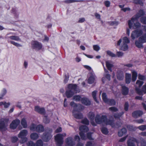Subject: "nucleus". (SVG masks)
I'll return each instance as SVG.
<instances>
[{"label": "nucleus", "mask_w": 146, "mask_h": 146, "mask_svg": "<svg viewBox=\"0 0 146 146\" xmlns=\"http://www.w3.org/2000/svg\"><path fill=\"white\" fill-rule=\"evenodd\" d=\"M126 127L128 130L130 131H134L137 128L136 127H134L133 125H127Z\"/></svg>", "instance_id": "nucleus-31"}, {"label": "nucleus", "mask_w": 146, "mask_h": 146, "mask_svg": "<svg viewBox=\"0 0 146 146\" xmlns=\"http://www.w3.org/2000/svg\"><path fill=\"white\" fill-rule=\"evenodd\" d=\"M124 75L123 73L122 72H118L117 74V78L118 80H123L124 78Z\"/></svg>", "instance_id": "nucleus-24"}, {"label": "nucleus", "mask_w": 146, "mask_h": 146, "mask_svg": "<svg viewBox=\"0 0 146 146\" xmlns=\"http://www.w3.org/2000/svg\"><path fill=\"white\" fill-rule=\"evenodd\" d=\"M130 42L129 38L126 36L124 37L123 38V44H127Z\"/></svg>", "instance_id": "nucleus-47"}, {"label": "nucleus", "mask_w": 146, "mask_h": 146, "mask_svg": "<svg viewBox=\"0 0 146 146\" xmlns=\"http://www.w3.org/2000/svg\"><path fill=\"white\" fill-rule=\"evenodd\" d=\"M43 142L42 140L40 139L37 140L35 143V146H43Z\"/></svg>", "instance_id": "nucleus-37"}, {"label": "nucleus", "mask_w": 146, "mask_h": 146, "mask_svg": "<svg viewBox=\"0 0 146 146\" xmlns=\"http://www.w3.org/2000/svg\"><path fill=\"white\" fill-rule=\"evenodd\" d=\"M143 42L141 40H139L138 38V40H136L135 41V44L136 46L138 48H141L143 47Z\"/></svg>", "instance_id": "nucleus-22"}, {"label": "nucleus", "mask_w": 146, "mask_h": 146, "mask_svg": "<svg viewBox=\"0 0 146 146\" xmlns=\"http://www.w3.org/2000/svg\"><path fill=\"white\" fill-rule=\"evenodd\" d=\"M127 146H135L134 142L131 140H128L127 141Z\"/></svg>", "instance_id": "nucleus-46"}, {"label": "nucleus", "mask_w": 146, "mask_h": 146, "mask_svg": "<svg viewBox=\"0 0 146 146\" xmlns=\"http://www.w3.org/2000/svg\"><path fill=\"white\" fill-rule=\"evenodd\" d=\"M140 21L142 24L146 25V16L141 17L140 19Z\"/></svg>", "instance_id": "nucleus-45"}, {"label": "nucleus", "mask_w": 146, "mask_h": 146, "mask_svg": "<svg viewBox=\"0 0 146 146\" xmlns=\"http://www.w3.org/2000/svg\"><path fill=\"white\" fill-rule=\"evenodd\" d=\"M109 110L112 112H116L118 111V109L115 107H112L109 108Z\"/></svg>", "instance_id": "nucleus-51"}, {"label": "nucleus", "mask_w": 146, "mask_h": 146, "mask_svg": "<svg viewBox=\"0 0 146 146\" xmlns=\"http://www.w3.org/2000/svg\"><path fill=\"white\" fill-rule=\"evenodd\" d=\"M94 49L96 51H98L100 49L99 46L97 45H94L93 46Z\"/></svg>", "instance_id": "nucleus-60"}, {"label": "nucleus", "mask_w": 146, "mask_h": 146, "mask_svg": "<svg viewBox=\"0 0 146 146\" xmlns=\"http://www.w3.org/2000/svg\"><path fill=\"white\" fill-rule=\"evenodd\" d=\"M56 146H62L63 143V137L62 134H58L54 137Z\"/></svg>", "instance_id": "nucleus-5"}, {"label": "nucleus", "mask_w": 146, "mask_h": 146, "mask_svg": "<svg viewBox=\"0 0 146 146\" xmlns=\"http://www.w3.org/2000/svg\"><path fill=\"white\" fill-rule=\"evenodd\" d=\"M27 146H35V143L32 141H29L27 143Z\"/></svg>", "instance_id": "nucleus-58"}, {"label": "nucleus", "mask_w": 146, "mask_h": 146, "mask_svg": "<svg viewBox=\"0 0 146 146\" xmlns=\"http://www.w3.org/2000/svg\"><path fill=\"white\" fill-rule=\"evenodd\" d=\"M123 53L121 52H117L116 53V57H119L123 56Z\"/></svg>", "instance_id": "nucleus-59"}, {"label": "nucleus", "mask_w": 146, "mask_h": 146, "mask_svg": "<svg viewBox=\"0 0 146 146\" xmlns=\"http://www.w3.org/2000/svg\"><path fill=\"white\" fill-rule=\"evenodd\" d=\"M8 43H10L11 44H12L14 45L17 46V47H19V46H21L22 45H21V44H19V43H18L17 42H16L13 41H11L9 40V39H8Z\"/></svg>", "instance_id": "nucleus-41"}, {"label": "nucleus", "mask_w": 146, "mask_h": 146, "mask_svg": "<svg viewBox=\"0 0 146 146\" xmlns=\"http://www.w3.org/2000/svg\"><path fill=\"white\" fill-rule=\"evenodd\" d=\"M95 78L93 75H92L89 78L88 80V82L89 84H91L94 83Z\"/></svg>", "instance_id": "nucleus-25"}, {"label": "nucleus", "mask_w": 146, "mask_h": 146, "mask_svg": "<svg viewBox=\"0 0 146 146\" xmlns=\"http://www.w3.org/2000/svg\"><path fill=\"white\" fill-rule=\"evenodd\" d=\"M69 78V76L68 74L67 75H65L64 76V82L65 84L68 81Z\"/></svg>", "instance_id": "nucleus-57"}, {"label": "nucleus", "mask_w": 146, "mask_h": 146, "mask_svg": "<svg viewBox=\"0 0 146 146\" xmlns=\"http://www.w3.org/2000/svg\"><path fill=\"white\" fill-rule=\"evenodd\" d=\"M81 97L80 95H75L73 96V99L76 101H81Z\"/></svg>", "instance_id": "nucleus-40"}, {"label": "nucleus", "mask_w": 146, "mask_h": 146, "mask_svg": "<svg viewBox=\"0 0 146 146\" xmlns=\"http://www.w3.org/2000/svg\"><path fill=\"white\" fill-rule=\"evenodd\" d=\"M31 138L33 140H36L39 137V135L35 133H33L30 135Z\"/></svg>", "instance_id": "nucleus-23"}, {"label": "nucleus", "mask_w": 146, "mask_h": 146, "mask_svg": "<svg viewBox=\"0 0 146 146\" xmlns=\"http://www.w3.org/2000/svg\"><path fill=\"white\" fill-rule=\"evenodd\" d=\"M97 92V91L96 90L94 91L92 93V97L94 99V101L97 103H98V102L97 101V98H96V94Z\"/></svg>", "instance_id": "nucleus-39"}, {"label": "nucleus", "mask_w": 146, "mask_h": 146, "mask_svg": "<svg viewBox=\"0 0 146 146\" xmlns=\"http://www.w3.org/2000/svg\"><path fill=\"white\" fill-rule=\"evenodd\" d=\"M21 124L24 128H26L27 127V124L26 121L24 118H23L21 121Z\"/></svg>", "instance_id": "nucleus-30"}, {"label": "nucleus", "mask_w": 146, "mask_h": 146, "mask_svg": "<svg viewBox=\"0 0 146 146\" xmlns=\"http://www.w3.org/2000/svg\"><path fill=\"white\" fill-rule=\"evenodd\" d=\"M28 134V132L27 130L23 129L18 134V137L21 139V143H24L27 141L28 139L26 137Z\"/></svg>", "instance_id": "nucleus-3"}, {"label": "nucleus", "mask_w": 146, "mask_h": 146, "mask_svg": "<svg viewBox=\"0 0 146 146\" xmlns=\"http://www.w3.org/2000/svg\"><path fill=\"white\" fill-rule=\"evenodd\" d=\"M107 54L110 56L112 57H115L116 56V55L109 50H108L107 51Z\"/></svg>", "instance_id": "nucleus-49"}, {"label": "nucleus", "mask_w": 146, "mask_h": 146, "mask_svg": "<svg viewBox=\"0 0 146 146\" xmlns=\"http://www.w3.org/2000/svg\"><path fill=\"white\" fill-rule=\"evenodd\" d=\"M8 39L14 40L16 41H19L20 40V38L18 36H11L8 38Z\"/></svg>", "instance_id": "nucleus-33"}, {"label": "nucleus", "mask_w": 146, "mask_h": 146, "mask_svg": "<svg viewBox=\"0 0 146 146\" xmlns=\"http://www.w3.org/2000/svg\"><path fill=\"white\" fill-rule=\"evenodd\" d=\"M31 45L33 49L37 50H41L42 47V43L36 40H33L31 42Z\"/></svg>", "instance_id": "nucleus-6"}, {"label": "nucleus", "mask_w": 146, "mask_h": 146, "mask_svg": "<svg viewBox=\"0 0 146 146\" xmlns=\"http://www.w3.org/2000/svg\"><path fill=\"white\" fill-rule=\"evenodd\" d=\"M85 132L80 131L79 133L81 138L83 140H85L87 139L86 136L85 135Z\"/></svg>", "instance_id": "nucleus-35"}, {"label": "nucleus", "mask_w": 146, "mask_h": 146, "mask_svg": "<svg viewBox=\"0 0 146 146\" xmlns=\"http://www.w3.org/2000/svg\"><path fill=\"white\" fill-rule=\"evenodd\" d=\"M104 4L106 7H108L110 6V3L109 1H106L104 2Z\"/></svg>", "instance_id": "nucleus-62"}, {"label": "nucleus", "mask_w": 146, "mask_h": 146, "mask_svg": "<svg viewBox=\"0 0 146 146\" xmlns=\"http://www.w3.org/2000/svg\"><path fill=\"white\" fill-rule=\"evenodd\" d=\"M18 138L16 136L13 137L11 139V141L13 143H16L18 141Z\"/></svg>", "instance_id": "nucleus-56"}, {"label": "nucleus", "mask_w": 146, "mask_h": 146, "mask_svg": "<svg viewBox=\"0 0 146 146\" xmlns=\"http://www.w3.org/2000/svg\"><path fill=\"white\" fill-rule=\"evenodd\" d=\"M138 78L139 80H144L146 78L145 76L141 75L140 74H138Z\"/></svg>", "instance_id": "nucleus-54"}, {"label": "nucleus", "mask_w": 146, "mask_h": 146, "mask_svg": "<svg viewBox=\"0 0 146 146\" xmlns=\"http://www.w3.org/2000/svg\"><path fill=\"white\" fill-rule=\"evenodd\" d=\"M141 30H136L133 31L131 34V37L132 39L134 40L136 37L138 38L143 34Z\"/></svg>", "instance_id": "nucleus-7"}, {"label": "nucleus", "mask_w": 146, "mask_h": 146, "mask_svg": "<svg viewBox=\"0 0 146 146\" xmlns=\"http://www.w3.org/2000/svg\"><path fill=\"white\" fill-rule=\"evenodd\" d=\"M132 18H131V20H129L128 21V24L129 27V29H131L133 25V23L134 21L136 20H137V19H133L132 20Z\"/></svg>", "instance_id": "nucleus-32"}, {"label": "nucleus", "mask_w": 146, "mask_h": 146, "mask_svg": "<svg viewBox=\"0 0 146 146\" xmlns=\"http://www.w3.org/2000/svg\"><path fill=\"white\" fill-rule=\"evenodd\" d=\"M129 105V102H126L124 105V110L125 111H127L128 110Z\"/></svg>", "instance_id": "nucleus-42"}, {"label": "nucleus", "mask_w": 146, "mask_h": 146, "mask_svg": "<svg viewBox=\"0 0 146 146\" xmlns=\"http://www.w3.org/2000/svg\"><path fill=\"white\" fill-rule=\"evenodd\" d=\"M127 132V130L125 128H123L119 130L118 133L119 136L121 137Z\"/></svg>", "instance_id": "nucleus-19"}, {"label": "nucleus", "mask_w": 146, "mask_h": 146, "mask_svg": "<svg viewBox=\"0 0 146 146\" xmlns=\"http://www.w3.org/2000/svg\"><path fill=\"white\" fill-rule=\"evenodd\" d=\"M106 66L108 70L110 71H111V68L113 66V65L111 64H110V63L108 61H106Z\"/></svg>", "instance_id": "nucleus-34"}, {"label": "nucleus", "mask_w": 146, "mask_h": 146, "mask_svg": "<svg viewBox=\"0 0 146 146\" xmlns=\"http://www.w3.org/2000/svg\"><path fill=\"white\" fill-rule=\"evenodd\" d=\"M50 119L47 116H44L43 118V122L45 124H48L49 123Z\"/></svg>", "instance_id": "nucleus-36"}, {"label": "nucleus", "mask_w": 146, "mask_h": 146, "mask_svg": "<svg viewBox=\"0 0 146 146\" xmlns=\"http://www.w3.org/2000/svg\"><path fill=\"white\" fill-rule=\"evenodd\" d=\"M145 14V12L142 9H140L138 12L132 17V20L137 19V20L139 17L143 16Z\"/></svg>", "instance_id": "nucleus-13"}, {"label": "nucleus", "mask_w": 146, "mask_h": 146, "mask_svg": "<svg viewBox=\"0 0 146 146\" xmlns=\"http://www.w3.org/2000/svg\"><path fill=\"white\" fill-rule=\"evenodd\" d=\"M82 103L86 106H89L91 104V102L87 98H83L81 99Z\"/></svg>", "instance_id": "nucleus-16"}, {"label": "nucleus", "mask_w": 146, "mask_h": 146, "mask_svg": "<svg viewBox=\"0 0 146 146\" xmlns=\"http://www.w3.org/2000/svg\"><path fill=\"white\" fill-rule=\"evenodd\" d=\"M139 40H141L143 43L146 42V33L143 35L139 37Z\"/></svg>", "instance_id": "nucleus-29"}, {"label": "nucleus", "mask_w": 146, "mask_h": 146, "mask_svg": "<svg viewBox=\"0 0 146 146\" xmlns=\"http://www.w3.org/2000/svg\"><path fill=\"white\" fill-rule=\"evenodd\" d=\"M131 75L130 74L126 73L125 74V82L126 84H129L131 80Z\"/></svg>", "instance_id": "nucleus-18"}, {"label": "nucleus", "mask_w": 146, "mask_h": 146, "mask_svg": "<svg viewBox=\"0 0 146 146\" xmlns=\"http://www.w3.org/2000/svg\"><path fill=\"white\" fill-rule=\"evenodd\" d=\"M143 84V82L139 80H137L136 82V84L138 85L139 88H140Z\"/></svg>", "instance_id": "nucleus-53"}, {"label": "nucleus", "mask_w": 146, "mask_h": 146, "mask_svg": "<svg viewBox=\"0 0 146 146\" xmlns=\"http://www.w3.org/2000/svg\"><path fill=\"white\" fill-rule=\"evenodd\" d=\"M73 115L74 117L77 119H80L83 117V115L81 113H74Z\"/></svg>", "instance_id": "nucleus-26"}, {"label": "nucleus", "mask_w": 146, "mask_h": 146, "mask_svg": "<svg viewBox=\"0 0 146 146\" xmlns=\"http://www.w3.org/2000/svg\"><path fill=\"white\" fill-rule=\"evenodd\" d=\"M102 96L103 100L105 103L110 106H114L116 104V102L114 99H108L107 98L106 93L103 92L102 93Z\"/></svg>", "instance_id": "nucleus-4"}, {"label": "nucleus", "mask_w": 146, "mask_h": 146, "mask_svg": "<svg viewBox=\"0 0 146 146\" xmlns=\"http://www.w3.org/2000/svg\"><path fill=\"white\" fill-rule=\"evenodd\" d=\"M79 129L80 131L87 132L88 131L89 129L88 127L86 126L83 125L79 127Z\"/></svg>", "instance_id": "nucleus-21"}, {"label": "nucleus", "mask_w": 146, "mask_h": 146, "mask_svg": "<svg viewBox=\"0 0 146 146\" xmlns=\"http://www.w3.org/2000/svg\"><path fill=\"white\" fill-rule=\"evenodd\" d=\"M81 123L83 124L88 125L89 124V122L88 119L86 118L82 119V121Z\"/></svg>", "instance_id": "nucleus-44"}, {"label": "nucleus", "mask_w": 146, "mask_h": 146, "mask_svg": "<svg viewBox=\"0 0 146 146\" xmlns=\"http://www.w3.org/2000/svg\"><path fill=\"white\" fill-rule=\"evenodd\" d=\"M88 117L91 121H94L95 117V114L93 112H90L88 114Z\"/></svg>", "instance_id": "nucleus-20"}, {"label": "nucleus", "mask_w": 146, "mask_h": 146, "mask_svg": "<svg viewBox=\"0 0 146 146\" xmlns=\"http://www.w3.org/2000/svg\"><path fill=\"white\" fill-rule=\"evenodd\" d=\"M137 128L142 131H143L146 129V125H142L137 127Z\"/></svg>", "instance_id": "nucleus-48"}, {"label": "nucleus", "mask_w": 146, "mask_h": 146, "mask_svg": "<svg viewBox=\"0 0 146 146\" xmlns=\"http://www.w3.org/2000/svg\"><path fill=\"white\" fill-rule=\"evenodd\" d=\"M65 141L66 144L69 146H73L75 145L72 137H67Z\"/></svg>", "instance_id": "nucleus-14"}, {"label": "nucleus", "mask_w": 146, "mask_h": 146, "mask_svg": "<svg viewBox=\"0 0 146 146\" xmlns=\"http://www.w3.org/2000/svg\"><path fill=\"white\" fill-rule=\"evenodd\" d=\"M129 88L125 86H121V93L123 95L126 96L128 94L129 92Z\"/></svg>", "instance_id": "nucleus-15"}, {"label": "nucleus", "mask_w": 146, "mask_h": 146, "mask_svg": "<svg viewBox=\"0 0 146 146\" xmlns=\"http://www.w3.org/2000/svg\"><path fill=\"white\" fill-rule=\"evenodd\" d=\"M110 25L111 26L113 25H117L119 24V22L117 21H112L109 22Z\"/></svg>", "instance_id": "nucleus-52"}, {"label": "nucleus", "mask_w": 146, "mask_h": 146, "mask_svg": "<svg viewBox=\"0 0 146 146\" xmlns=\"http://www.w3.org/2000/svg\"><path fill=\"white\" fill-rule=\"evenodd\" d=\"M121 49L123 51H127L128 48V46L127 44H124L121 46Z\"/></svg>", "instance_id": "nucleus-43"}, {"label": "nucleus", "mask_w": 146, "mask_h": 146, "mask_svg": "<svg viewBox=\"0 0 146 146\" xmlns=\"http://www.w3.org/2000/svg\"><path fill=\"white\" fill-rule=\"evenodd\" d=\"M9 119H5L3 120L0 121V129L2 131H5L7 129L5 123H7Z\"/></svg>", "instance_id": "nucleus-8"}, {"label": "nucleus", "mask_w": 146, "mask_h": 146, "mask_svg": "<svg viewBox=\"0 0 146 146\" xmlns=\"http://www.w3.org/2000/svg\"><path fill=\"white\" fill-rule=\"evenodd\" d=\"M101 131L102 133L105 135H107L109 133L108 129L106 127H102L101 129Z\"/></svg>", "instance_id": "nucleus-28"}, {"label": "nucleus", "mask_w": 146, "mask_h": 146, "mask_svg": "<svg viewBox=\"0 0 146 146\" xmlns=\"http://www.w3.org/2000/svg\"><path fill=\"white\" fill-rule=\"evenodd\" d=\"M35 130L38 133H41L44 131V126L41 124H39L35 127Z\"/></svg>", "instance_id": "nucleus-17"}, {"label": "nucleus", "mask_w": 146, "mask_h": 146, "mask_svg": "<svg viewBox=\"0 0 146 146\" xmlns=\"http://www.w3.org/2000/svg\"><path fill=\"white\" fill-rule=\"evenodd\" d=\"M20 123V120L18 119L13 120L10 125V128L12 129H16Z\"/></svg>", "instance_id": "nucleus-9"}, {"label": "nucleus", "mask_w": 146, "mask_h": 146, "mask_svg": "<svg viewBox=\"0 0 146 146\" xmlns=\"http://www.w3.org/2000/svg\"><path fill=\"white\" fill-rule=\"evenodd\" d=\"M77 85L76 84H69L68 85V89L65 92V95L67 98H71L75 93L77 92Z\"/></svg>", "instance_id": "nucleus-2"}, {"label": "nucleus", "mask_w": 146, "mask_h": 146, "mask_svg": "<svg viewBox=\"0 0 146 146\" xmlns=\"http://www.w3.org/2000/svg\"><path fill=\"white\" fill-rule=\"evenodd\" d=\"M86 138L90 140H93L92 137V133L91 132H88L87 133Z\"/></svg>", "instance_id": "nucleus-55"}, {"label": "nucleus", "mask_w": 146, "mask_h": 146, "mask_svg": "<svg viewBox=\"0 0 146 146\" xmlns=\"http://www.w3.org/2000/svg\"><path fill=\"white\" fill-rule=\"evenodd\" d=\"M35 110L41 115H44L45 113V110L44 108H40L38 106H35Z\"/></svg>", "instance_id": "nucleus-11"}, {"label": "nucleus", "mask_w": 146, "mask_h": 146, "mask_svg": "<svg viewBox=\"0 0 146 146\" xmlns=\"http://www.w3.org/2000/svg\"><path fill=\"white\" fill-rule=\"evenodd\" d=\"M115 125H116V126L117 127H120L121 126V125L122 124V123L120 121H117V122L115 124ZM115 126L114 127H115Z\"/></svg>", "instance_id": "nucleus-61"}, {"label": "nucleus", "mask_w": 146, "mask_h": 146, "mask_svg": "<svg viewBox=\"0 0 146 146\" xmlns=\"http://www.w3.org/2000/svg\"><path fill=\"white\" fill-rule=\"evenodd\" d=\"M52 137L51 134L48 132L44 133L42 139L44 141L48 142L50 139Z\"/></svg>", "instance_id": "nucleus-10"}, {"label": "nucleus", "mask_w": 146, "mask_h": 146, "mask_svg": "<svg viewBox=\"0 0 146 146\" xmlns=\"http://www.w3.org/2000/svg\"><path fill=\"white\" fill-rule=\"evenodd\" d=\"M95 121L97 124H100L104 123L106 125H110L113 128L115 126L114 120L113 119H108L106 115H103L100 117L99 115L97 114L95 117Z\"/></svg>", "instance_id": "nucleus-1"}, {"label": "nucleus", "mask_w": 146, "mask_h": 146, "mask_svg": "<svg viewBox=\"0 0 146 146\" xmlns=\"http://www.w3.org/2000/svg\"><path fill=\"white\" fill-rule=\"evenodd\" d=\"M137 74L135 71H133L132 72V80L133 82L136 81L137 77Z\"/></svg>", "instance_id": "nucleus-27"}, {"label": "nucleus", "mask_w": 146, "mask_h": 146, "mask_svg": "<svg viewBox=\"0 0 146 146\" xmlns=\"http://www.w3.org/2000/svg\"><path fill=\"white\" fill-rule=\"evenodd\" d=\"M70 105L72 107H76L77 106V105L75 103L73 102H71L70 103Z\"/></svg>", "instance_id": "nucleus-63"}, {"label": "nucleus", "mask_w": 146, "mask_h": 146, "mask_svg": "<svg viewBox=\"0 0 146 146\" xmlns=\"http://www.w3.org/2000/svg\"><path fill=\"white\" fill-rule=\"evenodd\" d=\"M142 89L143 91V93L144 94L146 93V83L143 86L142 88Z\"/></svg>", "instance_id": "nucleus-64"}, {"label": "nucleus", "mask_w": 146, "mask_h": 146, "mask_svg": "<svg viewBox=\"0 0 146 146\" xmlns=\"http://www.w3.org/2000/svg\"><path fill=\"white\" fill-rule=\"evenodd\" d=\"M135 91L139 95H143V91L142 89L141 90L139 88L136 87L135 89Z\"/></svg>", "instance_id": "nucleus-38"}, {"label": "nucleus", "mask_w": 146, "mask_h": 146, "mask_svg": "<svg viewBox=\"0 0 146 146\" xmlns=\"http://www.w3.org/2000/svg\"><path fill=\"white\" fill-rule=\"evenodd\" d=\"M6 93L7 90L5 88H3L1 94V97H0V99H1L5 95Z\"/></svg>", "instance_id": "nucleus-50"}, {"label": "nucleus", "mask_w": 146, "mask_h": 146, "mask_svg": "<svg viewBox=\"0 0 146 146\" xmlns=\"http://www.w3.org/2000/svg\"><path fill=\"white\" fill-rule=\"evenodd\" d=\"M143 112L141 110H136L133 111L132 113V116L135 118H137L141 116L143 114Z\"/></svg>", "instance_id": "nucleus-12"}]
</instances>
